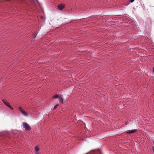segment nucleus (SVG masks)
<instances>
[{
	"label": "nucleus",
	"mask_w": 154,
	"mask_h": 154,
	"mask_svg": "<svg viewBox=\"0 0 154 154\" xmlns=\"http://www.w3.org/2000/svg\"><path fill=\"white\" fill-rule=\"evenodd\" d=\"M59 97V95L58 94H55L53 97L54 98H57Z\"/></svg>",
	"instance_id": "6e6552de"
},
{
	"label": "nucleus",
	"mask_w": 154,
	"mask_h": 154,
	"mask_svg": "<svg viewBox=\"0 0 154 154\" xmlns=\"http://www.w3.org/2000/svg\"><path fill=\"white\" fill-rule=\"evenodd\" d=\"M23 126L26 131L30 130L31 128L29 125L26 123L24 122L23 124Z\"/></svg>",
	"instance_id": "f257e3e1"
},
{
	"label": "nucleus",
	"mask_w": 154,
	"mask_h": 154,
	"mask_svg": "<svg viewBox=\"0 0 154 154\" xmlns=\"http://www.w3.org/2000/svg\"><path fill=\"white\" fill-rule=\"evenodd\" d=\"M18 109L21 113L24 116H26L27 115V113L26 112L24 111L21 107H18Z\"/></svg>",
	"instance_id": "7ed1b4c3"
},
{
	"label": "nucleus",
	"mask_w": 154,
	"mask_h": 154,
	"mask_svg": "<svg viewBox=\"0 0 154 154\" xmlns=\"http://www.w3.org/2000/svg\"><path fill=\"white\" fill-rule=\"evenodd\" d=\"M59 101L60 102L62 103H63V99L62 97H59Z\"/></svg>",
	"instance_id": "0eeeda50"
},
{
	"label": "nucleus",
	"mask_w": 154,
	"mask_h": 154,
	"mask_svg": "<svg viewBox=\"0 0 154 154\" xmlns=\"http://www.w3.org/2000/svg\"><path fill=\"white\" fill-rule=\"evenodd\" d=\"M2 102L5 105H6L8 107H9L11 109H13V108L11 107V106L10 105L9 103L8 102L7 100H2Z\"/></svg>",
	"instance_id": "f03ea898"
},
{
	"label": "nucleus",
	"mask_w": 154,
	"mask_h": 154,
	"mask_svg": "<svg viewBox=\"0 0 154 154\" xmlns=\"http://www.w3.org/2000/svg\"><path fill=\"white\" fill-rule=\"evenodd\" d=\"M153 143L154 144V141L153 142ZM152 149H153V152H154V146H153V147H152Z\"/></svg>",
	"instance_id": "9d476101"
},
{
	"label": "nucleus",
	"mask_w": 154,
	"mask_h": 154,
	"mask_svg": "<svg viewBox=\"0 0 154 154\" xmlns=\"http://www.w3.org/2000/svg\"><path fill=\"white\" fill-rule=\"evenodd\" d=\"M134 0H130V2L131 3L133 2H134Z\"/></svg>",
	"instance_id": "9b49d317"
},
{
	"label": "nucleus",
	"mask_w": 154,
	"mask_h": 154,
	"mask_svg": "<svg viewBox=\"0 0 154 154\" xmlns=\"http://www.w3.org/2000/svg\"><path fill=\"white\" fill-rule=\"evenodd\" d=\"M36 37V35H35L34 37V38H35Z\"/></svg>",
	"instance_id": "ddd939ff"
},
{
	"label": "nucleus",
	"mask_w": 154,
	"mask_h": 154,
	"mask_svg": "<svg viewBox=\"0 0 154 154\" xmlns=\"http://www.w3.org/2000/svg\"><path fill=\"white\" fill-rule=\"evenodd\" d=\"M137 131V129H134L132 130H130L127 131L126 132L128 134H131L135 133Z\"/></svg>",
	"instance_id": "20e7f679"
},
{
	"label": "nucleus",
	"mask_w": 154,
	"mask_h": 154,
	"mask_svg": "<svg viewBox=\"0 0 154 154\" xmlns=\"http://www.w3.org/2000/svg\"><path fill=\"white\" fill-rule=\"evenodd\" d=\"M153 72H154V67L153 68Z\"/></svg>",
	"instance_id": "f8f14e48"
},
{
	"label": "nucleus",
	"mask_w": 154,
	"mask_h": 154,
	"mask_svg": "<svg viewBox=\"0 0 154 154\" xmlns=\"http://www.w3.org/2000/svg\"><path fill=\"white\" fill-rule=\"evenodd\" d=\"M39 149L37 146H36L35 148V154H39V152L38 151L39 150Z\"/></svg>",
	"instance_id": "423d86ee"
},
{
	"label": "nucleus",
	"mask_w": 154,
	"mask_h": 154,
	"mask_svg": "<svg viewBox=\"0 0 154 154\" xmlns=\"http://www.w3.org/2000/svg\"><path fill=\"white\" fill-rule=\"evenodd\" d=\"M65 7V5L61 4L57 6L58 8L60 10H62Z\"/></svg>",
	"instance_id": "39448f33"
},
{
	"label": "nucleus",
	"mask_w": 154,
	"mask_h": 154,
	"mask_svg": "<svg viewBox=\"0 0 154 154\" xmlns=\"http://www.w3.org/2000/svg\"><path fill=\"white\" fill-rule=\"evenodd\" d=\"M58 105H59L58 104L56 105L54 107V109H56L57 108V106H58Z\"/></svg>",
	"instance_id": "1a4fd4ad"
}]
</instances>
